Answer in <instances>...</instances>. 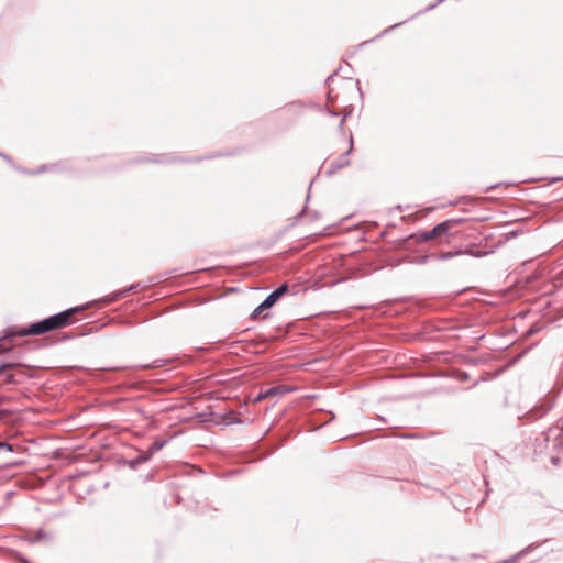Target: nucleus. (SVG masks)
<instances>
[{"mask_svg":"<svg viewBox=\"0 0 563 563\" xmlns=\"http://www.w3.org/2000/svg\"><path fill=\"white\" fill-rule=\"evenodd\" d=\"M52 330H56V329H55L54 324L52 323L51 318L48 317L44 320H41V321H37V322L31 324L27 328H23L22 330H20L18 332L7 333L3 336V339H9V338L16 336V335H19V336L40 335V334L46 333Z\"/></svg>","mask_w":563,"mask_h":563,"instance_id":"f257e3e1","label":"nucleus"},{"mask_svg":"<svg viewBox=\"0 0 563 563\" xmlns=\"http://www.w3.org/2000/svg\"><path fill=\"white\" fill-rule=\"evenodd\" d=\"M88 307H89V305L69 308L65 311H62L54 316H51L49 318H51V321L54 324L55 329H60L70 323L71 316H74L76 312L87 309Z\"/></svg>","mask_w":563,"mask_h":563,"instance_id":"f03ea898","label":"nucleus"},{"mask_svg":"<svg viewBox=\"0 0 563 563\" xmlns=\"http://www.w3.org/2000/svg\"><path fill=\"white\" fill-rule=\"evenodd\" d=\"M545 441L552 444V448L560 450L563 448V428L552 427L545 433Z\"/></svg>","mask_w":563,"mask_h":563,"instance_id":"7ed1b4c3","label":"nucleus"},{"mask_svg":"<svg viewBox=\"0 0 563 563\" xmlns=\"http://www.w3.org/2000/svg\"><path fill=\"white\" fill-rule=\"evenodd\" d=\"M352 148H353V140L351 137L349 150L344 154H342L338 159L330 163V168L328 170L329 175L334 174L339 169H341L350 164L349 155H350Z\"/></svg>","mask_w":563,"mask_h":563,"instance_id":"20e7f679","label":"nucleus"},{"mask_svg":"<svg viewBox=\"0 0 563 563\" xmlns=\"http://www.w3.org/2000/svg\"><path fill=\"white\" fill-rule=\"evenodd\" d=\"M241 419H239L234 411L233 410H230L228 413H222V412H216L213 411V420H212V423L213 424H224V426H229V424H233V423H241Z\"/></svg>","mask_w":563,"mask_h":563,"instance_id":"39448f33","label":"nucleus"},{"mask_svg":"<svg viewBox=\"0 0 563 563\" xmlns=\"http://www.w3.org/2000/svg\"><path fill=\"white\" fill-rule=\"evenodd\" d=\"M287 291L288 285L286 283L282 284L264 299L265 306L273 307Z\"/></svg>","mask_w":563,"mask_h":563,"instance_id":"423d86ee","label":"nucleus"},{"mask_svg":"<svg viewBox=\"0 0 563 563\" xmlns=\"http://www.w3.org/2000/svg\"><path fill=\"white\" fill-rule=\"evenodd\" d=\"M462 221L463 220L461 218L460 219H449V220H445V221L437 224L432 229L434 236L437 238V236L448 233L453 225L460 224Z\"/></svg>","mask_w":563,"mask_h":563,"instance_id":"0eeeda50","label":"nucleus"},{"mask_svg":"<svg viewBox=\"0 0 563 563\" xmlns=\"http://www.w3.org/2000/svg\"><path fill=\"white\" fill-rule=\"evenodd\" d=\"M14 366H15V364H12V363L0 364V377L2 378L3 383L7 385L19 384V382L15 379L13 374L7 373L8 369H10Z\"/></svg>","mask_w":563,"mask_h":563,"instance_id":"6e6552de","label":"nucleus"},{"mask_svg":"<svg viewBox=\"0 0 563 563\" xmlns=\"http://www.w3.org/2000/svg\"><path fill=\"white\" fill-rule=\"evenodd\" d=\"M538 547V544L531 543L515 555L510 556L509 559L503 560L498 563H516L518 560L530 553L532 550H534Z\"/></svg>","mask_w":563,"mask_h":563,"instance_id":"1a4fd4ad","label":"nucleus"},{"mask_svg":"<svg viewBox=\"0 0 563 563\" xmlns=\"http://www.w3.org/2000/svg\"><path fill=\"white\" fill-rule=\"evenodd\" d=\"M49 538L51 537L46 531L40 529L36 532H30L26 537V540L31 543H35L38 541L48 540Z\"/></svg>","mask_w":563,"mask_h":563,"instance_id":"9d476101","label":"nucleus"},{"mask_svg":"<svg viewBox=\"0 0 563 563\" xmlns=\"http://www.w3.org/2000/svg\"><path fill=\"white\" fill-rule=\"evenodd\" d=\"M151 459V453L142 452L135 459L130 461V466L136 468L140 464L147 462Z\"/></svg>","mask_w":563,"mask_h":563,"instance_id":"9b49d317","label":"nucleus"},{"mask_svg":"<svg viewBox=\"0 0 563 563\" xmlns=\"http://www.w3.org/2000/svg\"><path fill=\"white\" fill-rule=\"evenodd\" d=\"M460 254H471V255H475L473 252L466 250V251H455V252H443L441 253L439 256H438V260L440 261H448V260H451Z\"/></svg>","mask_w":563,"mask_h":563,"instance_id":"f8f14e48","label":"nucleus"},{"mask_svg":"<svg viewBox=\"0 0 563 563\" xmlns=\"http://www.w3.org/2000/svg\"><path fill=\"white\" fill-rule=\"evenodd\" d=\"M166 444V441L163 440V441H155L153 442L148 449H147V453H151V457L156 453L158 452L159 450H162L164 448V445Z\"/></svg>","mask_w":563,"mask_h":563,"instance_id":"ddd939ff","label":"nucleus"},{"mask_svg":"<svg viewBox=\"0 0 563 563\" xmlns=\"http://www.w3.org/2000/svg\"><path fill=\"white\" fill-rule=\"evenodd\" d=\"M213 400L222 401L224 399H229L230 397L228 395H224L219 388H217V384L213 382Z\"/></svg>","mask_w":563,"mask_h":563,"instance_id":"4468645a","label":"nucleus"},{"mask_svg":"<svg viewBox=\"0 0 563 563\" xmlns=\"http://www.w3.org/2000/svg\"><path fill=\"white\" fill-rule=\"evenodd\" d=\"M269 309L268 306H265V301L263 300L262 303H260L250 314L251 319L257 318L264 310Z\"/></svg>","mask_w":563,"mask_h":563,"instance_id":"2eb2a0df","label":"nucleus"},{"mask_svg":"<svg viewBox=\"0 0 563 563\" xmlns=\"http://www.w3.org/2000/svg\"><path fill=\"white\" fill-rule=\"evenodd\" d=\"M417 238H418V241H429L435 236H434L433 230H429V231L419 233L417 235Z\"/></svg>","mask_w":563,"mask_h":563,"instance_id":"dca6fc26","label":"nucleus"},{"mask_svg":"<svg viewBox=\"0 0 563 563\" xmlns=\"http://www.w3.org/2000/svg\"><path fill=\"white\" fill-rule=\"evenodd\" d=\"M135 287H136V286L132 285V286H131V287H129L126 290H123V291L117 292V294H114L113 296L108 297V298L106 299V301H108V302L114 301V300H117V299L121 298L125 292H128V291H130V290L134 289Z\"/></svg>","mask_w":563,"mask_h":563,"instance_id":"f3484780","label":"nucleus"},{"mask_svg":"<svg viewBox=\"0 0 563 563\" xmlns=\"http://www.w3.org/2000/svg\"><path fill=\"white\" fill-rule=\"evenodd\" d=\"M283 391L278 388V387H271L268 389H266L265 391H263V396H265L266 398H269L272 396H275L277 394H282Z\"/></svg>","mask_w":563,"mask_h":563,"instance_id":"a211bd4d","label":"nucleus"},{"mask_svg":"<svg viewBox=\"0 0 563 563\" xmlns=\"http://www.w3.org/2000/svg\"><path fill=\"white\" fill-rule=\"evenodd\" d=\"M1 449H4L7 450L8 452H12L13 449H12V445L8 442H4V441H0V450Z\"/></svg>","mask_w":563,"mask_h":563,"instance_id":"6ab92c4d","label":"nucleus"},{"mask_svg":"<svg viewBox=\"0 0 563 563\" xmlns=\"http://www.w3.org/2000/svg\"><path fill=\"white\" fill-rule=\"evenodd\" d=\"M405 22H406V21H402V22L396 23L395 25L390 26L389 29L384 30V31L382 32V34H387L391 29L397 27V26H399V25L404 24Z\"/></svg>","mask_w":563,"mask_h":563,"instance_id":"aec40b11","label":"nucleus"},{"mask_svg":"<svg viewBox=\"0 0 563 563\" xmlns=\"http://www.w3.org/2000/svg\"><path fill=\"white\" fill-rule=\"evenodd\" d=\"M443 1H444V0H438L435 3L430 4L429 7H427V8L424 9V11H429V10L434 9L439 3L443 2Z\"/></svg>","mask_w":563,"mask_h":563,"instance_id":"412c9836","label":"nucleus"},{"mask_svg":"<svg viewBox=\"0 0 563 563\" xmlns=\"http://www.w3.org/2000/svg\"><path fill=\"white\" fill-rule=\"evenodd\" d=\"M263 399H266V397L263 396V393H260L257 396L254 397L253 401L254 402H258V401H261Z\"/></svg>","mask_w":563,"mask_h":563,"instance_id":"4be33fe9","label":"nucleus"},{"mask_svg":"<svg viewBox=\"0 0 563 563\" xmlns=\"http://www.w3.org/2000/svg\"><path fill=\"white\" fill-rule=\"evenodd\" d=\"M305 212H306V207L301 210V212L297 216V218H301Z\"/></svg>","mask_w":563,"mask_h":563,"instance_id":"5701e85b","label":"nucleus"},{"mask_svg":"<svg viewBox=\"0 0 563 563\" xmlns=\"http://www.w3.org/2000/svg\"><path fill=\"white\" fill-rule=\"evenodd\" d=\"M4 159H7L8 162H11L10 157L4 155V154H0Z\"/></svg>","mask_w":563,"mask_h":563,"instance_id":"b1692460","label":"nucleus"},{"mask_svg":"<svg viewBox=\"0 0 563 563\" xmlns=\"http://www.w3.org/2000/svg\"><path fill=\"white\" fill-rule=\"evenodd\" d=\"M45 169H46V167H45V166H42V167L37 170V173H42V172H44Z\"/></svg>","mask_w":563,"mask_h":563,"instance_id":"393cba45","label":"nucleus"},{"mask_svg":"<svg viewBox=\"0 0 563 563\" xmlns=\"http://www.w3.org/2000/svg\"><path fill=\"white\" fill-rule=\"evenodd\" d=\"M344 123V118L340 121L339 126L342 128Z\"/></svg>","mask_w":563,"mask_h":563,"instance_id":"a878e982","label":"nucleus"},{"mask_svg":"<svg viewBox=\"0 0 563 563\" xmlns=\"http://www.w3.org/2000/svg\"><path fill=\"white\" fill-rule=\"evenodd\" d=\"M552 462H553L554 464H556V463H558V457H553V459H552Z\"/></svg>","mask_w":563,"mask_h":563,"instance_id":"bb28decb","label":"nucleus"},{"mask_svg":"<svg viewBox=\"0 0 563 563\" xmlns=\"http://www.w3.org/2000/svg\"><path fill=\"white\" fill-rule=\"evenodd\" d=\"M24 563H30V562L25 561Z\"/></svg>","mask_w":563,"mask_h":563,"instance_id":"cd10ccee","label":"nucleus"}]
</instances>
